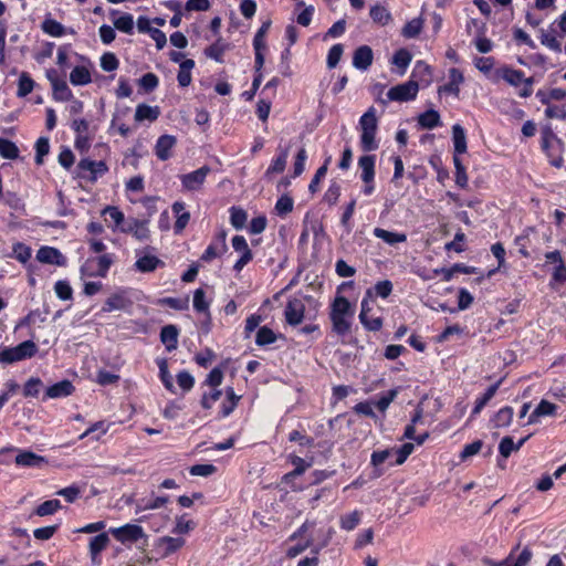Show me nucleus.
Returning a JSON list of instances; mask_svg holds the SVG:
<instances>
[{
  "label": "nucleus",
  "mask_w": 566,
  "mask_h": 566,
  "mask_svg": "<svg viewBox=\"0 0 566 566\" xmlns=\"http://www.w3.org/2000/svg\"><path fill=\"white\" fill-rule=\"evenodd\" d=\"M76 56L82 61L81 65H76L70 73V82L74 86H84L92 82L91 70L93 69V64L91 60L86 56L78 55Z\"/></svg>",
  "instance_id": "obj_9"
},
{
  "label": "nucleus",
  "mask_w": 566,
  "mask_h": 566,
  "mask_svg": "<svg viewBox=\"0 0 566 566\" xmlns=\"http://www.w3.org/2000/svg\"><path fill=\"white\" fill-rule=\"evenodd\" d=\"M172 213L176 217L174 224V232L176 234L181 233L190 220V213L186 211V205L182 201H176L171 206Z\"/></svg>",
  "instance_id": "obj_22"
},
{
  "label": "nucleus",
  "mask_w": 566,
  "mask_h": 566,
  "mask_svg": "<svg viewBox=\"0 0 566 566\" xmlns=\"http://www.w3.org/2000/svg\"><path fill=\"white\" fill-rule=\"evenodd\" d=\"M228 49V44L224 43L221 39L217 40L214 43L206 48L205 54L207 57L214 60L216 62H223V54Z\"/></svg>",
  "instance_id": "obj_46"
},
{
  "label": "nucleus",
  "mask_w": 566,
  "mask_h": 566,
  "mask_svg": "<svg viewBox=\"0 0 566 566\" xmlns=\"http://www.w3.org/2000/svg\"><path fill=\"white\" fill-rule=\"evenodd\" d=\"M108 534V532L101 533L91 538L88 551L93 560L101 554L102 551H104L107 547L109 543Z\"/></svg>",
  "instance_id": "obj_41"
},
{
  "label": "nucleus",
  "mask_w": 566,
  "mask_h": 566,
  "mask_svg": "<svg viewBox=\"0 0 566 566\" xmlns=\"http://www.w3.org/2000/svg\"><path fill=\"white\" fill-rule=\"evenodd\" d=\"M431 67L423 61H417L412 69L410 80L416 81L418 84L423 83L424 85H429L431 83Z\"/></svg>",
  "instance_id": "obj_32"
},
{
  "label": "nucleus",
  "mask_w": 566,
  "mask_h": 566,
  "mask_svg": "<svg viewBox=\"0 0 566 566\" xmlns=\"http://www.w3.org/2000/svg\"><path fill=\"white\" fill-rule=\"evenodd\" d=\"M113 263L112 254L105 253L97 258H88L80 269L81 279L105 277Z\"/></svg>",
  "instance_id": "obj_3"
},
{
  "label": "nucleus",
  "mask_w": 566,
  "mask_h": 566,
  "mask_svg": "<svg viewBox=\"0 0 566 566\" xmlns=\"http://www.w3.org/2000/svg\"><path fill=\"white\" fill-rule=\"evenodd\" d=\"M368 301L363 300L361 301V311L359 313V321L361 325L371 332H377L382 326V319L380 317H369L368 314Z\"/></svg>",
  "instance_id": "obj_34"
},
{
  "label": "nucleus",
  "mask_w": 566,
  "mask_h": 566,
  "mask_svg": "<svg viewBox=\"0 0 566 566\" xmlns=\"http://www.w3.org/2000/svg\"><path fill=\"white\" fill-rule=\"evenodd\" d=\"M108 533L112 534L116 541L126 546H130L146 536L143 527L137 524H125L119 527H111Z\"/></svg>",
  "instance_id": "obj_7"
},
{
  "label": "nucleus",
  "mask_w": 566,
  "mask_h": 566,
  "mask_svg": "<svg viewBox=\"0 0 566 566\" xmlns=\"http://www.w3.org/2000/svg\"><path fill=\"white\" fill-rule=\"evenodd\" d=\"M375 163L374 155H365L358 159V167L360 168V179L363 181H373L375 178Z\"/></svg>",
  "instance_id": "obj_35"
},
{
  "label": "nucleus",
  "mask_w": 566,
  "mask_h": 566,
  "mask_svg": "<svg viewBox=\"0 0 566 566\" xmlns=\"http://www.w3.org/2000/svg\"><path fill=\"white\" fill-rule=\"evenodd\" d=\"M74 389L75 388L70 380H61L46 388L43 400L69 397L74 392Z\"/></svg>",
  "instance_id": "obj_19"
},
{
  "label": "nucleus",
  "mask_w": 566,
  "mask_h": 566,
  "mask_svg": "<svg viewBox=\"0 0 566 566\" xmlns=\"http://www.w3.org/2000/svg\"><path fill=\"white\" fill-rule=\"evenodd\" d=\"M289 157V148H282L275 158L272 159L270 166L265 171V177H270L273 174H281L284 171Z\"/></svg>",
  "instance_id": "obj_38"
},
{
  "label": "nucleus",
  "mask_w": 566,
  "mask_h": 566,
  "mask_svg": "<svg viewBox=\"0 0 566 566\" xmlns=\"http://www.w3.org/2000/svg\"><path fill=\"white\" fill-rule=\"evenodd\" d=\"M111 14L113 17L118 15L113 19L114 28L119 30L120 32L132 34L134 31V18L130 13L119 12L117 10H112Z\"/></svg>",
  "instance_id": "obj_28"
},
{
  "label": "nucleus",
  "mask_w": 566,
  "mask_h": 566,
  "mask_svg": "<svg viewBox=\"0 0 566 566\" xmlns=\"http://www.w3.org/2000/svg\"><path fill=\"white\" fill-rule=\"evenodd\" d=\"M513 408L505 406L494 415V417L491 419V422L494 428L509 427L513 420Z\"/></svg>",
  "instance_id": "obj_44"
},
{
  "label": "nucleus",
  "mask_w": 566,
  "mask_h": 566,
  "mask_svg": "<svg viewBox=\"0 0 566 566\" xmlns=\"http://www.w3.org/2000/svg\"><path fill=\"white\" fill-rule=\"evenodd\" d=\"M53 98L57 102H67L73 98V93L64 80L54 82L52 85Z\"/></svg>",
  "instance_id": "obj_45"
},
{
  "label": "nucleus",
  "mask_w": 566,
  "mask_h": 566,
  "mask_svg": "<svg viewBox=\"0 0 566 566\" xmlns=\"http://www.w3.org/2000/svg\"><path fill=\"white\" fill-rule=\"evenodd\" d=\"M179 329L176 325L169 324L161 328L160 340L168 352H172L178 346Z\"/></svg>",
  "instance_id": "obj_29"
},
{
  "label": "nucleus",
  "mask_w": 566,
  "mask_h": 566,
  "mask_svg": "<svg viewBox=\"0 0 566 566\" xmlns=\"http://www.w3.org/2000/svg\"><path fill=\"white\" fill-rule=\"evenodd\" d=\"M290 461L294 465L293 471L284 475V480L287 481L290 478H295L302 475L307 468L311 467V462H306L303 458L298 455H290Z\"/></svg>",
  "instance_id": "obj_49"
},
{
  "label": "nucleus",
  "mask_w": 566,
  "mask_h": 566,
  "mask_svg": "<svg viewBox=\"0 0 566 566\" xmlns=\"http://www.w3.org/2000/svg\"><path fill=\"white\" fill-rule=\"evenodd\" d=\"M35 82L31 78L29 73L22 72L19 76L18 81V97H25L29 95L34 88Z\"/></svg>",
  "instance_id": "obj_50"
},
{
  "label": "nucleus",
  "mask_w": 566,
  "mask_h": 566,
  "mask_svg": "<svg viewBox=\"0 0 566 566\" xmlns=\"http://www.w3.org/2000/svg\"><path fill=\"white\" fill-rule=\"evenodd\" d=\"M276 334L268 326H262L258 329L255 336V344L258 346H268L276 340Z\"/></svg>",
  "instance_id": "obj_55"
},
{
  "label": "nucleus",
  "mask_w": 566,
  "mask_h": 566,
  "mask_svg": "<svg viewBox=\"0 0 566 566\" xmlns=\"http://www.w3.org/2000/svg\"><path fill=\"white\" fill-rule=\"evenodd\" d=\"M99 64L105 72H113L118 69L119 61L114 53L105 52L99 59Z\"/></svg>",
  "instance_id": "obj_64"
},
{
  "label": "nucleus",
  "mask_w": 566,
  "mask_h": 566,
  "mask_svg": "<svg viewBox=\"0 0 566 566\" xmlns=\"http://www.w3.org/2000/svg\"><path fill=\"white\" fill-rule=\"evenodd\" d=\"M38 347L33 340H24L14 347H0V364L8 365L33 357Z\"/></svg>",
  "instance_id": "obj_2"
},
{
  "label": "nucleus",
  "mask_w": 566,
  "mask_h": 566,
  "mask_svg": "<svg viewBox=\"0 0 566 566\" xmlns=\"http://www.w3.org/2000/svg\"><path fill=\"white\" fill-rule=\"evenodd\" d=\"M60 509L61 502L59 500H48L36 507L35 514L38 516L52 515Z\"/></svg>",
  "instance_id": "obj_61"
},
{
  "label": "nucleus",
  "mask_w": 566,
  "mask_h": 566,
  "mask_svg": "<svg viewBox=\"0 0 566 566\" xmlns=\"http://www.w3.org/2000/svg\"><path fill=\"white\" fill-rule=\"evenodd\" d=\"M541 138L542 149L547 156H553V151L559 150L563 145V142L553 132L551 125H546L542 128Z\"/></svg>",
  "instance_id": "obj_17"
},
{
  "label": "nucleus",
  "mask_w": 566,
  "mask_h": 566,
  "mask_svg": "<svg viewBox=\"0 0 566 566\" xmlns=\"http://www.w3.org/2000/svg\"><path fill=\"white\" fill-rule=\"evenodd\" d=\"M54 292L62 301H71L73 298V289L66 280L56 281L54 284Z\"/></svg>",
  "instance_id": "obj_59"
},
{
  "label": "nucleus",
  "mask_w": 566,
  "mask_h": 566,
  "mask_svg": "<svg viewBox=\"0 0 566 566\" xmlns=\"http://www.w3.org/2000/svg\"><path fill=\"white\" fill-rule=\"evenodd\" d=\"M130 303V300L126 295V291L118 290L107 297L102 307V312L109 313L113 311H122L128 307Z\"/></svg>",
  "instance_id": "obj_16"
},
{
  "label": "nucleus",
  "mask_w": 566,
  "mask_h": 566,
  "mask_svg": "<svg viewBox=\"0 0 566 566\" xmlns=\"http://www.w3.org/2000/svg\"><path fill=\"white\" fill-rule=\"evenodd\" d=\"M229 212L231 226L237 230L243 229L247 223L248 213L242 208L234 206L229 209Z\"/></svg>",
  "instance_id": "obj_56"
},
{
  "label": "nucleus",
  "mask_w": 566,
  "mask_h": 566,
  "mask_svg": "<svg viewBox=\"0 0 566 566\" xmlns=\"http://www.w3.org/2000/svg\"><path fill=\"white\" fill-rule=\"evenodd\" d=\"M360 130H377V117L375 107H369L359 118Z\"/></svg>",
  "instance_id": "obj_52"
},
{
  "label": "nucleus",
  "mask_w": 566,
  "mask_h": 566,
  "mask_svg": "<svg viewBox=\"0 0 566 566\" xmlns=\"http://www.w3.org/2000/svg\"><path fill=\"white\" fill-rule=\"evenodd\" d=\"M32 255V249L23 242H15L12 245V256L22 264H25Z\"/></svg>",
  "instance_id": "obj_54"
},
{
  "label": "nucleus",
  "mask_w": 566,
  "mask_h": 566,
  "mask_svg": "<svg viewBox=\"0 0 566 566\" xmlns=\"http://www.w3.org/2000/svg\"><path fill=\"white\" fill-rule=\"evenodd\" d=\"M231 244L233 250L240 253V258L233 265V270L239 273L249 262L252 261L253 253L243 235H234L231 240Z\"/></svg>",
  "instance_id": "obj_11"
},
{
  "label": "nucleus",
  "mask_w": 566,
  "mask_h": 566,
  "mask_svg": "<svg viewBox=\"0 0 566 566\" xmlns=\"http://www.w3.org/2000/svg\"><path fill=\"white\" fill-rule=\"evenodd\" d=\"M411 60L412 55L407 49H399L395 52L391 63L399 69L398 74L403 75Z\"/></svg>",
  "instance_id": "obj_42"
},
{
  "label": "nucleus",
  "mask_w": 566,
  "mask_h": 566,
  "mask_svg": "<svg viewBox=\"0 0 566 566\" xmlns=\"http://www.w3.org/2000/svg\"><path fill=\"white\" fill-rule=\"evenodd\" d=\"M377 130H361L360 134V147L364 151H373L379 147L376 139Z\"/></svg>",
  "instance_id": "obj_58"
},
{
  "label": "nucleus",
  "mask_w": 566,
  "mask_h": 566,
  "mask_svg": "<svg viewBox=\"0 0 566 566\" xmlns=\"http://www.w3.org/2000/svg\"><path fill=\"white\" fill-rule=\"evenodd\" d=\"M449 81L443 86L439 87V93H449L459 96L460 85L463 83L464 77L462 72L459 69L452 67L449 70Z\"/></svg>",
  "instance_id": "obj_23"
},
{
  "label": "nucleus",
  "mask_w": 566,
  "mask_h": 566,
  "mask_svg": "<svg viewBox=\"0 0 566 566\" xmlns=\"http://www.w3.org/2000/svg\"><path fill=\"white\" fill-rule=\"evenodd\" d=\"M43 382L38 377H31L23 386V396L27 398H35L39 396Z\"/></svg>",
  "instance_id": "obj_60"
},
{
  "label": "nucleus",
  "mask_w": 566,
  "mask_h": 566,
  "mask_svg": "<svg viewBox=\"0 0 566 566\" xmlns=\"http://www.w3.org/2000/svg\"><path fill=\"white\" fill-rule=\"evenodd\" d=\"M293 199L287 195H283L277 199L274 209L279 216L283 217L290 213L293 210Z\"/></svg>",
  "instance_id": "obj_63"
},
{
  "label": "nucleus",
  "mask_w": 566,
  "mask_h": 566,
  "mask_svg": "<svg viewBox=\"0 0 566 566\" xmlns=\"http://www.w3.org/2000/svg\"><path fill=\"white\" fill-rule=\"evenodd\" d=\"M157 366L159 369V378L165 386V388L169 391H174V382H172V376L170 375L168 370V363L167 359L160 358L157 359Z\"/></svg>",
  "instance_id": "obj_53"
},
{
  "label": "nucleus",
  "mask_w": 566,
  "mask_h": 566,
  "mask_svg": "<svg viewBox=\"0 0 566 566\" xmlns=\"http://www.w3.org/2000/svg\"><path fill=\"white\" fill-rule=\"evenodd\" d=\"M36 260L44 264H53L57 266H64L66 264V258L61 251L53 247H41L36 251Z\"/></svg>",
  "instance_id": "obj_15"
},
{
  "label": "nucleus",
  "mask_w": 566,
  "mask_h": 566,
  "mask_svg": "<svg viewBox=\"0 0 566 566\" xmlns=\"http://www.w3.org/2000/svg\"><path fill=\"white\" fill-rule=\"evenodd\" d=\"M120 231L132 234L136 240L140 242L147 241L150 237L147 221L134 218L126 220L120 227Z\"/></svg>",
  "instance_id": "obj_13"
},
{
  "label": "nucleus",
  "mask_w": 566,
  "mask_h": 566,
  "mask_svg": "<svg viewBox=\"0 0 566 566\" xmlns=\"http://www.w3.org/2000/svg\"><path fill=\"white\" fill-rule=\"evenodd\" d=\"M499 387L500 382L491 385L481 397H478L475 399L474 407L471 412L472 418L478 416L482 411L486 403L495 396Z\"/></svg>",
  "instance_id": "obj_40"
},
{
  "label": "nucleus",
  "mask_w": 566,
  "mask_h": 566,
  "mask_svg": "<svg viewBox=\"0 0 566 566\" xmlns=\"http://www.w3.org/2000/svg\"><path fill=\"white\" fill-rule=\"evenodd\" d=\"M177 139L172 135H161L155 145V154L158 159L165 161L171 157V149L176 145Z\"/></svg>",
  "instance_id": "obj_21"
},
{
  "label": "nucleus",
  "mask_w": 566,
  "mask_h": 566,
  "mask_svg": "<svg viewBox=\"0 0 566 566\" xmlns=\"http://www.w3.org/2000/svg\"><path fill=\"white\" fill-rule=\"evenodd\" d=\"M471 27L475 28L476 36L474 39V45L480 53H489L493 49V43L485 36L486 25L484 22L476 19H471L467 23V29L470 31Z\"/></svg>",
  "instance_id": "obj_12"
},
{
  "label": "nucleus",
  "mask_w": 566,
  "mask_h": 566,
  "mask_svg": "<svg viewBox=\"0 0 566 566\" xmlns=\"http://www.w3.org/2000/svg\"><path fill=\"white\" fill-rule=\"evenodd\" d=\"M343 52H344V46L340 43L334 44L329 49V51L327 53V59H326V64H327L328 69H334L337 66V64L339 63L340 57L343 55Z\"/></svg>",
  "instance_id": "obj_62"
},
{
  "label": "nucleus",
  "mask_w": 566,
  "mask_h": 566,
  "mask_svg": "<svg viewBox=\"0 0 566 566\" xmlns=\"http://www.w3.org/2000/svg\"><path fill=\"white\" fill-rule=\"evenodd\" d=\"M373 234L389 245H395L397 243H402L407 241V235L405 233L391 232L382 228H375L373 230Z\"/></svg>",
  "instance_id": "obj_37"
},
{
  "label": "nucleus",
  "mask_w": 566,
  "mask_h": 566,
  "mask_svg": "<svg viewBox=\"0 0 566 566\" xmlns=\"http://www.w3.org/2000/svg\"><path fill=\"white\" fill-rule=\"evenodd\" d=\"M423 19L421 17L415 18L410 21H408L405 27L402 28L401 34L406 39H415L417 38L422 28H423Z\"/></svg>",
  "instance_id": "obj_48"
},
{
  "label": "nucleus",
  "mask_w": 566,
  "mask_h": 566,
  "mask_svg": "<svg viewBox=\"0 0 566 566\" xmlns=\"http://www.w3.org/2000/svg\"><path fill=\"white\" fill-rule=\"evenodd\" d=\"M354 315L355 307L350 302L345 296L337 295L331 304L329 312L333 332L339 336L348 334Z\"/></svg>",
  "instance_id": "obj_1"
},
{
  "label": "nucleus",
  "mask_w": 566,
  "mask_h": 566,
  "mask_svg": "<svg viewBox=\"0 0 566 566\" xmlns=\"http://www.w3.org/2000/svg\"><path fill=\"white\" fill-rule=\"evenodd\" d=\"M154 250L151 247L135 250L136 261L134 268L137 272L151 273L165 265L164 261L153 253Z\"/></svg>",
  "instance_id": "obj_5"
},
{
  "label": "nucleus",
  "mask_w": 566,
  "mask_h": 566,
  "mask_svg": "<svg viewBox=\"0 0 566 566\" xmlns=\"http://www.w3.org/2000/svg\"><path fill=\"white\" fill-rule=\"evenodd\" d=\"M369 14L373 21L380 25H387L392 20L390 11L379 4L371 7Z\"/></svg>",
  "instance_id": "obj_47"
},
{
  "label": "nucleus",
  "mask_w": 566,
  "mask_h": 566,
  "mask_svg": "<svg viewBox=\"0 0 566 566\" xmlns=\"http://www.w3.org/2000/svg\"><path fill=\"white\" fill-rule=\"evenodd\" d=\"M495 76L497 78L504 80L510 85L517 87L520 86L524 81V72L521 70H515L510 66H503L495 71Z\"/></svg>",
  "instance_id": "obj_25"
},
{
  "label": "nucleus",
  "mask_w": 566,
  "mask_h": 566,
  "mask_svg": "<svg viewBox=\"0 0 566 566\" xmlns=\"http://www.w3.org/2000/svg\"><path fill=\"white\" fill-rule=\"evenodd\" d=\"M227 231L224 229H221L213 237L212 241L202 253L200 260L203 262H211L213 259L223 255L227 252Z\"/></svg>",
  "instance_id": "obj_8"
},
{
  "label": "nucleus",
  "mask_w": 566,
  "mask_h": 566,
  "mask_svg": "<svg viewBox=\"0 0 566 566\" xmlns=\"http://www.w3.org/2000/svg\"><path fill=\"white\" fill-rule=\"evenodd\" d=\"M557 406L553 402H549L545 399L541 400V402L536 406L533 412L528 417V424H533L538 422L541 417L554 416L556 413Z\"/></svg>",
  "instance_id": "obj_30"
},
{
  "label": "nucleus",
  "mask_w": 566,
  "mask_h": 566,
  "mask_svg": "<svg viewBox=\"0 0 566 566\" xmlns=\"http://www.w3.org/2000/svg\"><path fill=\"white\" fill-rule=\"evenodd\" d=\"M305 313V304L301 298L294 297L287 301L284 310V316L291 326L302 323Z\"/></svg>",
  "instance_id": "obj_14"
},
{
  "label": "nucleus",
  "mask_w": 566,
  "mask_h": 566,
  "mask_svg": "<svg viewBox=\"0 0 566 566\" xmlns=\"http://www.w3.org/2000/svg\"><path fill=\"white\" fill-rule=\"evenodd\" d=\"M452 140L454 147V156L467 153V135L463 127L459 124L452 126Z\"/></svg>",
  "instance_id": "obj_36"
},
{
  "label": "nucleus",
  "mask_w": 566,
  "mask_h": 566,
  "mask_svg": "<svg viewBox=\"0 0 566 566\" xmlns=\"http://www.w3.org/2000/svg\"><path fill=\"white\" fill-rule=\"evenodd\" d=\"M46 462L44 457L27 450L20 451L15 457V464L24 468H40Z\"/></svg>",
  "instance_id": "obj_26"
},
{
  "label": "nucleus",
  "mask_w": 566,
  "mask_h": 566,
  "mask_svg": "<svg viewBox=\"0 0 566 566\" xmlns=\"http://www.w3.org/2000/svg\"><path fill=\"white\" fill-rule=\"evenodd\" d=\"M374 53L370 46L360 45L353 54V66L359 71H366L373 64Z\"/></svg>",
  "instance_id": "obj_20"
},
{
  "label": "nucleus",
  "mask_w": 566,
  "mask_h": 566,
  "mask_svg": "<svg viewBox=\"0 0 566 566\" xmlns=\"http://www.w3.org/2000/svg\"><path fill=\"white\" fill-rule=\"evenodd\" d=\"M193 308L198 313L208 314L210 311V301L206 298V292L202 289H197L193 292Z\"/></svg>",
  "instance_id": "obj_57"
},
{
  "label": "nucleus",
  "mask_w": 566,
  "mask_h": 566,
  "mask_svg": "<svg viewBox=\"0 0 566 566\" xmlns=\"http://www.w3.org/2000/svg\"><path fill=\"white\" fill-rule=\"evenodd\" d=\"M160 113L161 112L159 106H150L145 103H142L136 106L134 119L137 123H154L158 119Z\"/></svg>",
  "instance_id": "obj_24"
},
{
  "label": "nucleus",
  "mask_w": 566,
  "mask_h": 566,
  "mask_svg": "<svg viewBox=\"0 0 566 566\" xmlns=\"http://www.w3.org/2000/svg\"><path fill=\"white\" fill-rule=\"evenodd\" d=\"M20 150L10 139L0 137V156L6 159H17Z\"/></svg>",
  "instance_id": "obj_51"
},
{
  "label": "nucleus",
  "mask_w": 566,
  "mask_h": 566,
  "mask_svg": "<svg viewBox=\"0 0 566 566\" xmlns=\"http://www.w3.org/2000/svg\"><path fill=\"white\" fill-rule=\"evenodd\" d=\"M418 125L424 129H433L441 126L440 114L434 109H428L418 116Z\"/></svg>",
  "instance_id": "obj_39"
},
{
  "label": "nucleus",
  "mask_w": 566,
  "mask_h": 566,
  "mask_svg": "<svg viewBox=\"0 0 566 566\" xmlns=\"http://www.w3.org/2000/svg\"><path fill=\"white\" fill-rule=\"evenodd\" d=\"M195 67V61L191 59L180 62L177 81L179 86L187 87L191 83V71Z\"/></svg>",
  "instance_id": "obj_43"
},
{
  "label": "nucleus",
  "mask_w": 566,
  "mask_h": 566,
  "mask_svg": "<svg viewBox=\"0 0 566 566\" xmlns=\"http://www.w3.org/2000/svg\"><path fill=\"white\" fill-rule=\"evenodd\" d=\"M41 29L45 34L54 38H61L66 33H75L73 29L67 30L61 22L52 18H45L41 24Z\"/></svg>",
  "instance_id": "obj_27"
},
{
  "label": "nucleus",
  "mask_w": 566,
  "mask_h": 566,
  "mask_svg": "<svg viewBox=\"0 0 566 566\" xmlns=\"http://www.w3.org/2000/svg\"><path fill=\"white\" fill-rule=\"evenodd\" d=\"M185 543L181 537L164 536L158 539V547L161 549V555L167 557L180 549Z\"/></svg>",
  "instance_id": "obj_31"
},
{
  "label": "nucleus",
  "mask_w": 566,
  "mask_h": 566,
  "mask_svg": "<svg viewBox=\"0 0 566 566\" xmlns=\"http://www.w3.org/2000/svg\"><path fill=\"white\" fill-rule=\"evenodd\" d=\"M418 92L419 84L413 80H409L389 88L387 92V102H410L416 99ZM382 103H386V101H382Z\"/></svg>",
  "instance_id": "obj_6"
},
{
  "label": "nucleus",
  "mask_w": 566,
  "mask_h": 566,
  "mask_svg": "<svg viewBox=\"0 0 566 566\" xmlns=\"http://www.w3.org/2000/svg\"><path fill=\"white\" fill-rule=\"evenodd\" d=\"M209 166H202L197 170L180 176L181 186L187 191H197L203 186L207 176L210 174Z\"/></svg>",
  "instance_id": "obj_10"
},
{
  "label": "nucleus",
  "mask_w": 566,
  "mask_h": 566,
  "mask_svg": "<svg viewBox=\"0 0 566 566\" xmlns=\"http://www.w3.org/2000/svg\"><path fill=\"white\" fill-rule=\"evenodd\" d=\"M108 171V167L103 160H92L90 158H83L78 161L75 170L76 178L95 182L98 178L104 176Z\"/></svg>",
  "instance_id": "obj_4"
},
{
  "label": "nucleus",
  "mask_w": 566,
  "mask_h": 566,
  "mask_svg": "<svg viewBox=\"0 0 566 566\" xmlns=\"http://www.w3.org/2000/svg\"><path fill=\"white\" fill-rule=\"evenodd\" d=\"M169 501L168 495L144 497L136 503V513H140L147 510H157L163 507Z\"/></svg>",
  "instance_id": "obj_33"
},
{
  "label": "nucleus",
  "mask_w": 566,
  "mask_h": 566,
  "mask_svg": "<svg viewBox=\"0 0 566 566\" xmlns=\"http://www.w3.org/2000/svg\"><path fill=\"white\" fill-rule=\"evenodd\" d=\"M558 31L554 27L549 25L548 30H539L541 44L555 53H560L563 51Z\"/></svg>",
  "instance_id": "obj_18"
}]
</instances>
